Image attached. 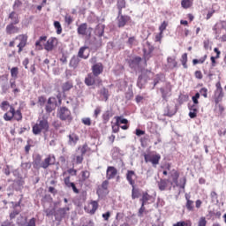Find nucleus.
Returning a JSON list of instances; mask_svg holds the SVG:
<instances>
[{
  "label": "nucleus",
  "mask_w": 226,
  "mask_h": 226,
  "mask_svg": "<svg viewBox=\"0 0 226 226\" xmlns=\"http://www.w3.org/2000/svg\"><path fill=\"white\" fill-rule=\"evenodd\" d=\"M42 132H49V121L47 119L39 120V123L33 126L34 135H40Z\"/></svg>",
  "instance_id": "1"
},
{
  "label": "nucleus",
  "mask_w": 226,
  "mask_h": 226,
  "mask_svg": "<svg viewBox=\"0 0 226 226\" xmlns=\"http://www.w3.org/2000/svg\"><path fill=\"white\" fill-rule=\"evenodd\" d=\"M57 116L61 121H68V123H72L73 117H72V111L66 107H61L58 109Z\"/></svg>",
  "instance_id": "2"
},
{
  "label": "nucleus",
  "mask_w": 226,
  "mask_h": 226,
  "mask_svg": "<svg viewBox=\"0 0 226 226\" xmlns=\"http://www.w3.org/2000/svg\"><path fill=\"white\" fill-rule=\"evenodd\" d=\"M144 158L146 163H152L154 167H156L160 163V160H162V155L159 154H144Z\"/></svg>",
  "instance_id": "3"
},
{
  "label": "nucleus",
  "mask_w": 226,
  "mask_h": 226,
  "mask_svg": "<svg viewBox=\"0 0 226 226\" xmlns=\"http://www.w3.org/2000/svg\"><path fill=\"white\" fill-rule=\"evenodd\" d=\"M105 33V25H97L94 29V34L95 36H99L100 39L95 42V47L98 49L102 47V36H103V34Z\"/></svg>",
  "instance_id": "4"
},
{
  "label": "nucleus",
  "mask_w": 226,
  "mask_h": 226,
  "mask_svg": "<svg viewBox=\"0 0 226 226\" xmlns=\"http://www.w3.org/2000/svg\"><path fill=\"white\" fill-rule=\"evenodd\" d=\"M92 31H93V28L91 27L87 28V23H83L79 25L77 29L78 34H80L81 36H88V38H91Z\"/></svg>",
  "instance_id": "5"
},
{
  "label": "nucleus",
  "mask_w": 226,
  "mask_h": 226,
  "mask_svg": "<svg viewBox=\"0 0 226 226\" xmlns=\"http://www.w3.org/2000/svg\"><path fill=\"white\" fill-rule=\"evenodd\" d=\"M57 38L50 37L44 44L45 50H47V52H52V50H54V47H57Z\"/></svg>",
  "instance_id": "6"
},
{
  "label": "nucleus",
  "mask_w": 226,
  "mask_h": 226,
  "mask_svg": "<svg viewBox=\"0 0 226 226\" xmlns=\"http://www.w3.org/2000/svg\"><path fill=\"white\" fill-rule=\"evenodd\" d=\"M67 211H70V207H68L56 210L55 220H56V222H61L63 218L66 216Z\"/></svg>",
  "instance_id": "7"
},
{
  "label": "nucleus",
  "mask_w": 226,
  "mask_h": 226,
  "mask_svg": "<svg viewBox=\"0 0 226 226\" xmlns=\"http://www.w3.org/2000/svg\"><path fill=\"white\" fill-rule=\"evenodd\" d=\"M117 20L118 27H124V26L128 24V22H130V17L123 14H118Z\"/></svg>",
  "instance_id": "8"
},
{
  "label": "nucleus",
  "mask_w": 226,
  "mask_h": 226,
  "mask_svg": "<svg viewBox=\"0 0 226 226\" xmlns=\"http://www.w3.org/2000/svg\"><path fill=\"white\" fill-rule=\"evenodd\" d=\"M103 73V64L97 63L92 66V74L95 77L102 75Z\"/></svg>",
  "instance_id": "9"
},
{
  "label": "nucleus",
  "mask_w": 226,
  "mask_h": 226,
  "mask_svg": "<svg viewBox=\"0 0 226 226\" xmlns=\"http://www.w3.org/2000/svg\"><path fill=\"white\" fill-rule=\"evenodd\" d=\"M5 33L7 34H17L20 33V28L13 24H9L6 26Z\"/></svg>",
  "instance_id": "10"
},
{
  "label": "nucleus",
  "mask_w": 226,
  "mask_h": 226,
  "mask_svg": "<svg viewBox=\"0 0 226 226\" xmlns=\"http://www.w3.org/2000/svg\"><path fill=\"white\" fill-rule=\"evenodd\" d=\"M117 176V170L114 166H109L106 171L107 179H114Z\"/></svg>",
  "instance_id": "11"
},
{
  "label": "nucleus",
  "mask_w": 226,
  "mask_h": 226,
  "mask_svg": "<svg viewBox=\"0 0 226 226\" xmlns=\"http://www.w3.org/2000/svg\"><path fill=\"white\" fill-rule=\"evenodd\" d=\"M171 181L170 180L169 183H170L171 186L172 185H176V186H179L178 185V179H179V173L173 170L171 172H170V176Z\"/></svg>",
  "instance_id": "12"
},
{
  "label": "nucleus",
  "mask_w": 226,
  "mask_h": 226,
  "mask_svg": "<svg viewBox=\"0 0 226 226\" xmlns=\"http://www.w3.org/2000/svg\"><path fill=\"white\" fill-rule=\"evenodd\" d=\"M56 107V98L49 97L46 105V111L50 113L52 110H55Z\"/></svg>",
  "instance_id": "13"
},
{
  "label": "nucleus",
  "mask_w": 226,
  "mask_h": 226,
  "mask_svg": "<svg viewBox=\"0 0 226 226\" xmlns=\"http://www.w3.org/2000/svg\"><path fill=\"white\" fill-rule=\"evenodd\" d=\"M96 77L93 73H88L87 76L85 78V84L86 86H94L96 84Z\"/></svg>",
  "instance_id": "14"
},
{
  "label": "nucleus",
  "mask_w": 226,
  "mask_h": 226,
  "mask_svg": "<svg viewBox=\"0 0 226 226\" xmlns=\"http://www.w3.org/2000/svg\"><path fill=\"white\" fill-rule=\"evenodd\" d=\"M8 19H10L11 20L10 24L17 25L20 23V17L19 16V13H17L16 11H11L9 14Z\"/></svg>",
  "instance_id": "15"
},
{
  "label": "nucleus",
  "mask_w": 226,
  "mask_h": 226,
  "mask_svg": "<svg viewBox=\"0 0 226 226\" xmlns=\"http://www.w3.org/2000/svg\"><path fill=\"white\" fill-rule=\"evenodd\" d=\"M189 117H191V119H195V117H197V113L199 112L198 104H192V106H189Z\"/></svg>",
  "instance_id": "16"
},
{
  "label": "nucleus",
  "mask_w": 226,
  "mask_h": 226,
  "mask_svg": "<svg viewBox=\"0 0 226 226\" xmlns=\"http://www.w3.org/2000/svg\"><path fill=\"white\" fill-rule=\"evenodd\" d=\"M71 89H73V81L68 80L62 84V92L64 94L68 93Z\"/></svg>",
  "instance_id": "17"
},
{
  "label": "nucleus",
  "mask_w": 226,
  "mask_h": 226,
  "mask_svg": "<svg viewBox=\"0 0 226 226\" xmlns=\"http://www.w3.org/2000/svg\"><path fill=\"white\" fill-rule=\"evenodd\" d=\"M14 116H15V108L11 106L10 110L4 115V119L5 121H11Z\"/></svg>",
  "instance_id": "18"
},
{
  "label": "nucleus",
  "mask_w": 226,
  "mask_h": 226,
  "mask_svg": "<svg viewBox=\"0 0 226 226\" xmlns=\"http://www.w3.org/2000/svg\"><path fill=\"white\" fill-rule=\"evenodd\" d=\"M108 188H109V180H105L102 182L101 187L97 189V192H96L97 195H103L104 192H107Z\"/></svg>",
  "instance_id": "19"
},
{
  "label": "nucleus",
  "mask_w": 226,
  "mask_h": 226,
  "mask_svg": "<svg viewBox=\"0 0 226 226\" xmlns=\"http://www.w3.org/2000/svg\"><path fill=\"white\" fill-rule=\"evenodd\" d=\"M135 177V171L133 170H128L126 173V179L128 183L133 187L135 186V181L133 180V177Z\"/></svg>",
  "instance_id": "20"
},
{
  "label": "nucleus",
  "mask_w": 226,
  "mask_h": 226,
  "mask_svg": "<svg viewBox=\"0 0 226 226\" xmlns=\"http://www.w3.org/2000/svg\"><path fill=\"white\" fill-rule=\"evenodd\" d=\"M140 61H142V58L140 56H136L129 61V66L130 68L135 69L136 66H139L140 64Z\"/></svg>",
  "instance_id": "21"
},
{
  "label": "nucleus",
  "mask_w": 226,
  "mask_h": 226,
  "mask_svg": "<svg viewBox=\"0 0 226 226\" xmlns=\"http://www.w3.org/2000/svg\"><path fill=\"white\" fill-rule=\"evenodd\" d=\"M87 49H89L87 46L81 47L78 52V57H80V59H87L89 57V53H87V55H84Z\"/></svg>",
  "instance_id": "22"
},
{
  "label": "nucleus",
  "mask_w": 226,
  "mask_h": 226,
  "mask_svg": "<svg viewBox=\"0 0 226 226\" xmlns=\"http://www.w3.org/2000/svg\"><path fill=\"white\" fill-rule=\"evenodd\" d=\"M170 179H161L159 182H157L158 188L161 190V192H165V189L167 188V185Z\"/></svg>",
  "instance_id": "23"
},
{
  "label": "nucleus",
  "mask_w": 226,
  "mask_h": 226,
  "mask_svg": "<svg viewBox=\"0 0 226 226\" xmlns=\"http://www.w3.org/2000/svg\"><path fill=\"white\" fill-rule=\"evenodd\" d=\"M69 138V141L68 144L70 146H75L77 144V142H79V135L75 134V133H72L68 136Z\"/></svg>",
  "instance_id": "24"
},
{
  "label": "nucleus",
  "mask_w": 226,
  "mask_h": 226,
  "mask_svg": "<svg viewBox=\"0 0 226 226\" xmlns=\"http://www.w3.org/2000/svg\"><path fill=\"white\" fill-rule=\"evenodd\" d=\"M110 117H112V111L107 110L102 114V123L103 124H107L109 121H110Z\"/></svg>",
  "instance_id": "25"
},
{
  "label": "nucleus",
  "mask_w": 226,
  "mask_h": 226,
  "mask_svg": "<svg viewBox=\"0 0 226 226\" xmlns=\"http://www.w3.org/2000/svg\"><path fill=\"white\" fill-rule=\"evenodd\" d=\"M34 169H36L39 170V169H41V156L37 155L35 159L33 162Z\"/></svg>",
  "instance_id": "26"
},
{
  "label": "nucleus",
  "mask_w": 226,
  "mask_h": 226,
  "mask_svg": "<svg viewBox=\"0 0 226 226\" xmlns=\"http://www.w3.org/2000/svg\"><path fill=\"white\" fill-rule=\"evenodd\" d=\"M163 80H165V76L163 74H157L155 76V78L154 79V86H153L152 89H154V87L157 84H160V82H163Z\"/></svg>",
  "instance_id": "27"
},
{
  "label": "nucleus",
  "mask_w": 226,
  "mask_h": 226,
  "mask_svg": "<svg viewBox=\"0 0 226 226\" xmlns=\"http://www.w3.org/2000/svg\"><path fill=\"white\" fill-rule=\"evenodd\" d=\"M168 64H169V67L171 69L177 68V61H176V57L169 56Z\"/></svg>",
  "instance_id": "28"
},
{
  "label": "nucleus",
  "mask_w": 226,
  "mask_h": 226,
  "mask_svg": "<svg viewBox=\"0 0 226 226\" xmlns=\"http://www.w3.org/2000/svg\"><path fill=\"white\" fill-rule=\"evenodd\" d=\"M185 200H186V204H185V207L188 211H193V200H190V196H187V194H185Z\"/></svg>",
  "instance_id": "29"
},
{
  "label": "nucleus",
  "mask_w": 226,
  "mask_h": 226,
  "mask_svg": "<svg viewBox=\"0 0 226 226\" xmlns=\"http://www.w3.org/2000/svg\"><path fill=\"white\" fill-rule=\"evenodd\" d=\"M117 9H118V15L123 13V8H126V1L124 0H117Z\"/></svg>",
  "instance_id": "30"
},
{
  "label": "nucleus",
  "mask_w": 226,
  "mask_h": 226,
  "mask_svg": "<svg viewBox=\"0 0 226 226\" xmlns=\"http://www.w3.org/2000/svg\"><path fill=\"white\" fill-rule=\"evenodd\" d=\"M79 63H80V58L74 56L71 58L70 66H72V68H77L79 66Z\"/></svg>",
  "instance_id": "31"
},
{
  "label": "nucleus",
  "mask_w": 226,
  "mask_h": 226,
  "mask_svg": "<svg viewBox=\"0 0 226 226\" xmlns=\"http://www.w3.org/2000/svg\"><path fill=\"white\" fill-rule=\"evenodd\" d=\"M193 4V0H182L181 6L185 8V10H188V8H192Z\"/></svg>",
  "instance_id": "32"
},
{
  "label": "nucleus",
  "mask_w": 226,
  "mask_h": 226,
  "mask_svg": "<svg viewBox=\"0 0 226 226\" xmlns=\"http://www.w3.org/2000/svg\"><path fill=\"white\" fill-rule=\"evenodd\" d=\"M16 38H19V40L20 41V42L18 45H19L21 47H26V45L27 43V35L21 34Z\"/></svg>",
  "instance_id": "33"
},
{
  "label": "nucleus",
  "mask_w": 226,
  "mask_h": 226,
  "mask_svg": "<svg viewBox=\"0 0 226 226\" xmlns=\"http://www.w3.org/2000/svg\"><path fill=\"white\" fill-rule=\"evenodd\" d=\"M84 154H86V147L81 148V154L76 156L77 163H82V162H84Z\"/></svg>",
  "instance_id": "34"
},
{
  "label": "nucleus",
  "mask_w": 226,
  "mask_h": 226,
  "mask_svg": "<svg viewBox=\"0 0 226 226\" xmlns=\"http://www.w3.org/2000/svg\"><path fill=\"white\" fill-rule=\"evenodd\" d=\"M215 102H221L222 98H223V89L215 90Z\"/></svg>",
  "instance_id": "35"
},
{
  "label": "nucleus",
  "mask_w": 226,
  "mask_h": 226,
  "mask_svg": "<svg viewBox=\"0 0 226 226\" xmlns=\"http://www.w3.org/2000/svg\"><path fill=\"white\" fill-rule=\"evenodd\" d=\"M160 91L162 93V97L165 102H167V98L170 96V89L165 90L163 87L160 88Z\"/></svg>",
  "instance_id": "36"
},
{
  "label": "nucleus",
  "mask_w": 226,
  "mask_h": 226,
  "mask_svg": "<svg viewBox=\"0 0 226 226\" xmlns=\"http://www.w3.org/2000/svg\"><path fill=\"white\" fill-rule=\"evenodd\" d=\"M50 160H52V158L49 156L44 161H41V169H49V166L50 165Z\"/></svg>",
  "instance_id": "37"
},
{
  "label": "nucleus",
  "mask_w": 226,
  "mask_h": 226,
  "mask_svg": "<svg viewBox=\"0 0 226 226\" xmlns=\"http://www.w3.org/2000/svg\"><path fill=\"white\" fill-rule=\"evenodd\" d=\"M126 44L128 45V47H133L137 45V38H135V36L129 37Z\"/></svg>",
  "instance_id": "38"
},
{
  "label": "nucleus",
  "mask_w": 226,
  "mask_h": 226,
  "mask_svg": "<svg viewBox=\"0 0 226 226\" xmlns=\"http://www.w3.org/2000/svg\"><path fill=\"white\" fill-rule=\"evenodd\" d=\"M181 63L184 68H188V64H186V63H188V54L185 53L182 55Z\"/></svg>",
  "instance_id": "39"
},
{
  "label": "nucleus",
  "mask_w": 226,
  "mask_h": 226,
  "mask_svg": "<svg viewBox=\"0 0 226 226\" xmlns=\"http://www.w3.org/2000/svg\"><path fill=\"white\" fill-rule=\"evenodd\" d=\"M11 77H12V79H18L19 77V67H12L11 69Z\"/></svg>",
  "instance_id": "40"
},
{
  "label": "nucleus",
  "mask_w": 226,
  "mask_h": 226,
  "mask_svg": "<svg viewBox=\"0 0 226 226\" xmlns=\"http://www.w3.org/2000/svg\"><path fill=\"white\" fill-rule=\"evenodd\" d=\"M144 84H146V81L144 80V77L142 75H139L137 81V86L139 89H142L144 87Z\"/></svg>",
  "instance_id": "41"
},
{
  "label": "nucleus",
  "mask_w": 226,
  "mask_h": 226,
  "mask_svg": "<svg viewBox=\"0 0 226 226\" xmlns=\"http://www.w3.org/2000/svg\"><path fill=\"white\" fill-rule=\"evenodd\" d=\"M54 27L56 29V34H61V33H63V26H61V23L59 21L54 22Z\"/></svg>",
  "instance_id": "42"
},
{
  "label": "nucleus",
  "mask_w": 226,
  "mask_h": 226,
  "mask_svg": "<svg viewBox=\"0 0 226 226\" xmlns=\"http://www.w3.org/2000/svg\"><path fill=\"white\" fill-rule=\"evenodd\" d=\"M206 59H207V55H205L204 56H202L200 59H193L192 64H202L206 62Z\"/></svg>",
  "instance_id": "43"
},
{
  "label": "nucleus",
  "mask_w": 226,
  "mask_h": 226,
  "mask_svg": "<svg viewBox=\"0 0 226 226\" xmlns=\"http://www.w3.org/2000/svg\"><path fill=\"white\" fill-rule=\"evenodd\" d=\"M151 199V196L147 192L143 193L142 198L139 200L141 204H147V201Z\"/></svg>",
  "instance_id": "44"
},
{
  "label": "nucleus",
  "mask_w": 226,
  "mask_h": 226,
  "mask_svg": "<svg viewBox=\"0 0 226 226\" xmlns=\"http://www.w3.org/2000/svg\"><path fill=\"white\" fill-rule=\"evenodd\" d=\"M41 41H47V36H41L38 41L35 42V47H40L41 49H43L41 46Z\"/></svg>",
  "instance_id": "45"
},
{
  "label": "nucleus",
  "mask_w": 226,
  "mask_h": 226,
  "mask_svg": "<svg viewBox=\"0 0 226 226\" xmlns=\"http://www.w3.org/2000/svg\"><path fill=\"white\" fill-rule=\"evenodd\" d=\"M1 88L2 94H6L8 93V89H10V85L8 84V81L6 83H2Z\"/></svg>",
  "instance_id": "46"
},
{
  "label": "nucleus",
  "mask_w": 226,
  "mask_h": 226,
  "mask_svg": "<svg viewBox=\"0 0 226 226\" xmlns=\"http://www.w3.org/2000/svg\"><path fill=\"white\" fill-rule=\"evenodd\" d=\"M46 216H55L56 217V208H47L45 210Z\"/></svg>",
  "instance_id": "47"
},
{
  "label": "nucleus",
  "mask_w": 226,
  "mask_h": 226,
  "mask_svg": "<svg viewBox=\"0 0 226 226\" xmlns=\"http://www.w3.org/2000/svg\"><path fill=\"white\" fill-rule=\"evenodd\" d=\"M92 209L90 211L91 215H94L96 210L98 209V201H92L91 202Z\"/></svg>",
  "instance_id": "48"
},
{
  "label": "nucleus",
  "mask_w": 226,
  "mask_h": 226,
  "mask_svg": "<svg viewBox=\"0 0 226 226\" xmlns=\"http://www.w3.org/2000/svg\"><path fill=\"white\" fill-rule=\"evenodd\" d=\"M132 199L135 200V199H139V190L135 189V185H133L132 190Z\"/></svg>",
  "instance_id": "49"
},
{
  "label": "nucleus",
  "mask_w": 226,
  "mask_h": 226,
  "mask_svg": "<svg viewBox=\"0 0 226 226\" xmlns=\"http://www.w3.org/2000/svg\"><path fill=\"white\" fill-rule=\"evenodd\" d=\"M117 124H128V119L123 118V117H116Z\"/></svg>",
  "instance_id": "50"
},
{
  "label": "nucleus",
  "mask_w": 226,
  "mask_h": 226,
  "mask_svg": "<svg viewBox=\"0 0 226 226\" xmlns=\"http://www.w3.org/2000/svg\"><path fill=\"white\" fill-rule=\"evenodd\" d=\"M13 117H14V119H16V121H20V119H22V113L20 112V110L15 111V109H14Z\"/></svg>",
  "instance_id": "51"
},
{
  "label": "nucleus",
  "mask_w": 226,
  "mask_h": 226,
  "mask_svg": "<svg viewBox=\"0 0 226 226\" xmlns=\"http://www.w3.org/2000/svg\"><path fill=\"white\" fill-rule=\"evenodd\" d=\"M64 183L67 188H72V185L74 184L73 182L70 181V177H67L64 179Z\"/></svg>",
  "instance_id": "52"
},
{
  "label": "nucleus",
  "mask_w": 226,
  "mask_h": 226,
  "mask_svg": "<svg viewBox=\"0 0 226 226\" xmlns=\"http://www.w3.org/2000/svg\"><path fill=\"white\" fill-rule=\"evenodd\" d=\"M20 215V210L14 209L11 214H10V218L11 220H14L17 215Z\"/></svg>",
  "instance_id": "53"
},
{
  "label": "nucleus",
  "mask_w": 226,
  "mask_h": 226,
  "mask_svg": "<svg viewBox=\"0 0 226 226\" xmlns=\"http://www.w3.org/2000/svg\"><path fill=\"white\" fill-rule=\"evenodd\" d=\"M167 22L163 21L162 23V25L159 26V31H160V34H163V31H165V29H167Z\"/></svg>",
  "instance_id": "54"
},
{
  "label": "nucleus",
  "mask_w": 226,
  "mask_h": 226,
  "mask_svg": "<svg viewBox=\"0 0 226 226\" xmlns=\"http://www.w3.org/2000/svg\"><path fill=\"white\" fill-rule=\"evenodd\" d=\"M207 225V221L206 220V217H200L198 222V226H206Z\"/></svg>",
  "instance_id": "55"
},
{
  "label": "nucleus",
  "mask_w": 226,
  "mask_h": 226,
  "mask_svg": "<svg viewBox=\"0 0 226 226\" xmlns=\"http://www.w3.org/2000/svg\"><path fill=\"white\" fill-rule=\"evenodd\" d=\"M0 107H1L2 110H8V108L10 107V102H8V101H4L1 103Z\"/></svg>",
  "instance_id": "56"
},
{
  "label": "nucleus",
  "mask_w": 226,
  "mask_h": 226,
  "mask_svg": "<svg viewBox=\"0 0 226 226\" xmlns=\"http://www.w3.org/2000/svg\"><path fill=\"white\" fill-rule=\"evenodd\" d=\"M101 94L105 98V100H109V90L107 88H102L101 90Z\"/></svg>",
  "instance_id": "57"
},
{
  "label": "nucleus",
  "mask_w": 226,
  "mask_h": 226,
  "mask_svg": "<svg viewBox=\"0 0 226 226\" xmlns=\"http://www.w3.org/2000/svg\"><path fill=\"white\" fill-rule=\"evenodd\" d=\"M146 204L144 203H141V207L139 209V212H138V216H142V215H144V212L146 211Z\"/></svg>",
  "instance_id": "58"
},
{
  "label": "nucleus",
  "mask_w": 226,
  "mask_h": 226,
  "mask_svg": "<svg viewBox=\"0 0 226 226\" xmlns=\"http://www.w3.org/2000/svg\"><path fill=\"white\" fill-rule=\"evenodd\" d=\"M82 180L86 181V179H89L90 173L87 170L82 171Z\"/></svg>",
  "instance_id": "59"
},
{
  "label": "nucleus",
  "mask_w": 226,
  "mask_h": 226,
  "mask_svg": "<svg viewBox=\"0 0 226 226\" xmlns=\"http://www.w3.org/2000/svg\"><path fill=\"white\" fill-rule=\"evenodd\" d=\"M82 123L86 126H91V118H89V117L82 118Z\"/></svg>",
  "instance_id": "60"
},
{
  "label": "nucleus",
  "mask_w": 226,
  "mask_h": 226,
  "mask_svg": "<svg viewBox=\"0 0 226 226\" xmlns=\"http://www.w3.org/2000/svg\"><path fill=\"white\" fill-rule=\"evenodd\" d=\"M45 102H47V99H45V97L40 96L38 98V103L39 105H41V107H43L45 105Z\"/></svg>",
  "instance_id": "61"
},
{
  "label": "nucleus",
  "mask_w": 226,
  "mask_h": 226,
  "mask_svg": "<svg viewBox=\"0 0 226 226\" xmlns=\"http://www.w3.org/2000/svg\"><path fill=\"white\" fill-rule=\"evenodd\" d=\"M200 93L201 96H204V98H207V88L202 87L200 90Z\"/></svg>",
  "instance_id": "62"
},
{
  "label": "nucleus",
  "mask_w": 226,
  "mask_h": 226,
  "mask_svg": "<svg viewBox=\"0 0 226 226\" xmlns=\"http://www.w3.org/2000/svg\"><path fill=\"white\" fill-rule=\"evenodd\" d=\"M64 20H65L66 24H68V26H70L72 24V22H73V18H72L70 15H66L64 17Z\"/></svg>",
  "instance_id": "63"
},
{
  "label": "nucleus",
  "mask_w": 226,
  "mask_h": 226,
  "mask_svg": "<svg viewBox=\"0 0 226 226\" xmlns=\"http://www.w3.org/2000/svg\"><path fill=\"white\" fill-rule=\"evenodd\" d=\"M26 226H36V219H30Z\"/></svg>",
  "instance_id": "64"
}]
</instances>
